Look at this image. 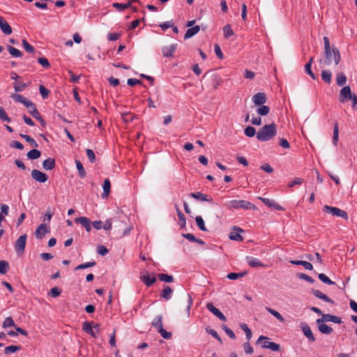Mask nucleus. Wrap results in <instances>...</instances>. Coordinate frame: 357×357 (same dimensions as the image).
<instances>
[{
	"label": "nucleus",
	"mask_w": 357,
	"mask_h": 357,
	"mask_svg": "<svg viewBox=\"0 0 357 357\" xmlns=\"http://www.w3.org/2000/svg\"><path fill=\"white\" fill-rule=\"evenodd\" d=\"M277 135V126L275 123L265 125L257 132V139L260 142L273 139Z\"/></svg>",
	"instance_id": "obj_1"
},
{
	"label": "nucleus",
	"mask_w": 357,
	"mask_h": 357,
	"mask_svg": "<svg viewBox=\"0 0 357 357\" xmlns=\"http://www.w3.org/2000/svg\"><path fill=\"white\" fill-rule=\"evenodd\" d=\"M323 39L324 43V54L326 56V62L327 63H331L332 61L333 56L335 65H337L340 63L341 59L339 50L335 47H333V48L331 49L330 40L327 36H324Z\"/></svg>",
	"instance_id": "obj_2"
},
{
	"label": "nucleus",
	"mask_w": 357,
	"mask_h": 357,
	"mask_svg": "<svg viewBox=\"0 0 357 357\" xmlns=\"http://www.w3.org/2000/svg\"><path fill=\"white\" fill-rule=\"evenodd\" d=\"M225 206L229 208H234V209H245V210H250L253 209L255 210L257 208L256 206L252 204L250 202L245 201V200H236L233 199L228 201Z\"/></svg>",
	"instance_id": "obj_3"
},
{
	"label": "nucleus",
	"mask_w": 357,
	"mask_h": 357,
	"mask_svg": "<svg viewBox=\"0 0 357 357\" xmlns=\"http://www.w3.org/2000/svg\"><path fill=\"white\" fill-rule=\"evenodd\" d=\"M270 338L264 335L259 336L258 340H257V344L261 342V347L265 349H269L273 351H278L280 349V346L279 344L275 342H270Z\"/></svg>",
	"instance_id": "obj_4"
},
{
	"label": "nucleus",
	"mask_w": 357,
	"mask_h": 357,
	"mask_svg": "<svg viewBox=\"0 0 357 357\" xmlns=\"http://www.w3.org/2000/svg\"><path fill=\"white\" fill-rule=\"evenodd\" d=\"M323 211L325 213L332 214L334 216L341 217L344 220H348L349 216L346 211L334 206L325 205L323 207Z\"/></svg>",
	"instance_id": "obj_5"
},
{
	"label": "nucleus",
	"mask_w": 357,
	"mask_h": 357,
	"mask_svg": "<svg viewBox=\"0 0 357 357\" xmlns=\"http://www.w3.org/2000/svg\"><path fill=\"white\" fill-rule=\"evenodd\" d=\"M27 236L21 235L15 241L14 248L17 255H21L24 252Z\"/></svg>",
	"instance_id": "obj_6"
},
{
	"label": "nucleus",
	"mask_w": 357,
	"mask_h": 357,
	"mask_svg": "<svg viewBox=\"0 0 357 357\" xmlns=\"http://www.w3.org/2000/svg\"><path fill=\"white\" fill-rule=\"evenodd\" d=\"M31 177L39 183H45L48 180V176L38 169H33L31 171Z\"/></svg>",
	"instance_id": "obj_7"
},
{
	"label": "nucleus",
	"mask_w": 357,
	"mask_h": 357,
	"mask_svg": "<svg viewBox=\"0 0 357 357\" xmlns=\"http://www.w3.org/2000/svg\"><path fill=\"white\" fill-rule=\"evenodd\" d=\"M206 307L208 310L212 312L215 317H217L221 321H227V317L220 311L219 309L215 307L213 303H207L206 305Z\"/></svg>",
	"instance_id": "obj_8"
},
{
	"label": "nucleus",
	"mask_w": 357,
	"mask_h": 357,
	"mask_svg": "<svg viewBox=\"0 0 357 357\" xmlns=\"http://www.w3.org/2000/svg\"><path fill=\"white\" fill-rule=\"evenodd\" d=\"M258 198L264 204H266V206H268L270 208H274L275 210L282 211L285 210V208L283 206H282L280 204H278V203H276L275 202V200H273V199H268V198H264V197H258Z\"/></svg>",
	"instance_id": "obj_9"
},
{
	"label": "nucleus",
	"mask_w": 357,
	"mask_h": 357,
	"mask_svg": "<svg viewBox=\"0 0 357 357\" xmlns=\"http://www.w3.org/2000/svg\"><path fill=\"white\" fill-rule=\"evenodd\" d=\"M353 95L351 94V88L349 86H344L340 90V101L344 102L347 100H352Z\"/></svg>",
	"instance_id": "obj_10"
},
{
	"label": "nucleus",
	"mask_w": 357,
	"mask_h": 357,
	"mask_svg": "<svg viewBox=\"0 0 357 357\" xmlns=\"http://www.w3.org/2000/svg\"><path fill=\"white\" fill-rule=\"evenodd\" d=\"M50 232V229L45 223L40 224L36 229L35 235L38 239H42L47 233Z\"/></svg>",
	"instance_id": "obj_11"
},
{
	"label": "nucleus",
	"mask_w": 357,
	"mask_h": 357,
	"mask_svg": "<svg viewBox=\"0 0 357 357\" xmlns=\"http://www.w3.org/2000/svg\"><path fill=\"white\" fill-rule=\"evenodd\" d=\"M189 196L190 197H192L194 199H196L197 200H199V201H202V202H210L211 204L213 203V199L211 196L206 195V194H203L200 192H191L189 194Z\"/></svg>",
	"instance_id": "obj_12"
},
{
	"label": "nucleus",
	"mask_w": 357,
	"mask_h": 357,
	"mask_svg": "<svg viewBox=\"0 0 357 357\" xmlns=\"http://www.w3.org/2000/svg\"><path fill=\"white\" fill-rule=\"evenodd\" d=\"M323 319H318L317 320V324L318 325L319 331L323 333L326 335H330L333 333V328L328 326L327 324L324 323Z\"/></svg>",
	"instance_id": "obj_13"
},
{
	"label": "nucleus",
	"mask_w": 357,
	"mask_h": 357,
	"mask_svg": "<svg viewBox=\"0 0 357 357\" xmlns=\"http://www.w3.org/2000/svg\"><path fill=\"white\" fill-rule=\"evenodd\" d=\"M252 102L255 105H264L266 100V96L263 92H259L255 94L252 98Z\"/></svg>",
	"instance_id": "obj_14"
},
{
	"label": "nucleus",
	"mask_w": 357,
	"mask_h": 357,
	"mask_svg": "<svg viewBox=\"0 0 357 357\" xmlns=\"http://www.w3.org/2000/svg\"><path fill=\"white\" fill-rule=\"evenodd\" d=\"M302 331L305 336L312 342L315 341V337L310 328V326L305 322L301 324Z\"/></svg>",
	"instance_id": "obj_15"
},
{
	"label": "nucleus",
	"mask_w": 357,
	"mask_h": 357,
	"mask_svg": "<svg viewBox=\"0 0 357 357\" xmlns=\"http://www.w3.org/2000/svg\"><path fill=\"white\" fill-rule=\"evenodd\" d=\"M12 97L16 102L23 104L27 109L33 106V102L32 101L28 100L26 98L22 96V95L15 94Z\"/></svg>",
	"instance_id": "obj_16"
},
{
	"label": "nucleus",
	"mask_w": 357,
	"mask_h": 357,
	"mask_svg": "<svg viewBox=\"0 0 357 357\" xmlns=\"http://www.w3.org/2000/svg\"><path fill=\"white\" fill-rule=\"evenodd\" d=\"M77 224H80L85 228L86 231L89 232L91 230V220L86 217H79L75 219Z\"/></svg>",
	"instance_id": "obj_17"
},
{
	"label": "nucleus",
	"mask_w": 357,
	"mask_h": 357,
	"mask_svg": "<svg viewBox=\"0 0 357 357\" xmlns=\"http://www.w3.org/2000/svg\"><path fill=\"white\" fill-rule=\"evenodd\" d=\"M177 45L172 44L169 46H165L162 48V53L164 57H172L176 51Z\"/></svg>",
	"instance_id": "obj_18"
},
{
	"label": "nucleus",
	"mask_w": 357,
	"mask_h": 357,
	"mask_svg": "<svg viewBox=\"0 0 357 357\" xmlns=\"http://www.w3.org/2000/svg\"><path fill=\"white\" fill-rule=\"evenodd\" d=\"M0 29L1 31L6 35H10L13 32L11 26L2 16H0Z\"/></svg>",
	"instance_id": "obj_19"
},
{
	"label": "nucleus",
	"mask_w": 357,
	"mask_h": 357,
	"mask_svg": "<svg viewBox=\"0 0 357 357\" xmlns=\"http://www.w3.org/2000/svg\"><path fill=\"white\" fill-rule=\"evenodd\" d=\"M312 294L317 298H320L323 301H324L325 302H327V303H331V304H334V301L330 298L328 296H326V294H323L321 291L319 290H317V289H312Z\"/></svg>",
	"instance_id": "obj_20"
},
{
	"label": "nucleus",
	"mask_w": 357,
	"mask_h": 357,
	"mask_svg": "<svg viewBox=\"0 0 357 357\" xmlns=\"http://www.w3.org/2000/svg\"><path fill=\"white\" fill-rule=\"evenodd\" d=\"M246 259H247V262L248 264V265L250 266V267H252V268H256V267H266V265L264 264H263L262 262H261L257 258H255V257H249L248 256L246 257Z\"/></svg>",
	"instance_id": "obj_21"
},
{
	"label": "nucleus",
	"mask_w": 357,
	"mask_h": 357,
	"mask_svg": "<svg viewBox=\"0 0 357 357\" xmlns=\"http://www.w3.org/2000/svg\"><path fill=\"white\" fill-rule=\"evenodd\" d=\"M93 322H89V321H84L82 324V330L90 334L92 337H96V332L93 329Z\"/></svg>",
	"instance_id": "obj_22"
},
{
	"label": "nucleus",
	"mask_w": 357,
	"mask_h": 357,
	"mask_svg": "<svg viewBox=\"0 0 357 357\" xmlns=\"http://www.w3.org/2000/svg\"><path fill=\"white\" fill-rule=\"evenodd\" d=\"M321 319H323V321H331L336 324H340L342 322L340 317L330 314H322V318Z\"/></svg>",
	"instance_id": "obj_23"
},
{
	"label": "nucleus",
	"mask_w": 357,
	"mask_h": 357,
	"mask_svg": "<svg viewBox=\"0 0 357 357\" xmlns=\"http://www.w3.org/2000/svg\"><path fill=\"white\" fill-rule=\"evenodd\" d=\"M56 166L55 159L53 158H48L43 162V167L45 170H52Z\"/></svg>",
	"instance_id": "obj_24"
},
{
	"label": "nucleus",
	"mask_w": 357,
	"mask_h": 357,
	"mask_svg": "<svg viewBox=\"0 0 357 357\" xmlns=\"http://www.w3.org/2000/svg\"><path fill=\"white\" fill-rule=\"evenodd\" d=\"M313 60H314V57H310L309 61L305 65V73L309 75L312 79L314 80H317L318 79V77L314 75V73L312 72V69H311V67H312V63L313 62Z\"/></svg>",
	"instance_id": "obj_25"
},
{
	"label": "nucleus",
	"mask_w": 357,
	"mask_h": 357,
	"mask_svg": "<svg viewBox=\"0 0 357 357\" xmlns=\"http://www.w3.org/2000/svg\"><path fill=\"white\" fill-rule=\"evenodd\" d=\"M142 281L147 286V287H151L155 282H156V278L155 277H150L148 272H146V275H144L140 277Z\"/></svg>",
	"instance_id": "obj_26"
},
{
	"label": "nucleus",
	"mask_w": 357,
	"mask_h": 357,
	"mask_svg": "<svg viewBox=\"0 0 357 357\" xmlns=\"http://www.w3.org/2000/svg\"><path fill=\"white\" fill-rule=\"evenodd\" d=\"M200 30V26L199 25L194 26L192 27L189 28L184 36L185 39H188L193 37L195 34H197Z\"/></svg>",
	"instance_id": "obj_27"
},
{
	"label": "nucleus",
	"mask_w": 357,
	"mask_h": 357,
	"mask_svg": "<svg viewBox=\"0 0 357 357\" xmlns=\"http://www.w3.org/2000/svg\"><path fill=\"white\" fill-rule=\"evenodd\" d=\"M102 188L103 193L102 194V197L106 198L109 196L111 191V183L108 178L105 179Z\"/></svg>",
	"instance_id": "obj_28"
},
{
	"label": "nucleus",
	"mask_w": 357,
	"mask_h": 357,
	"mask_svg": "<svg viewBox=\"0 0 357 357\" xmlns=\"http://www.w3.org/2000/svg\"><path fill=\"white\" fill-rule=\"evenodd\" d=\"M152 326L158 331L163 328L162 324V315L160 314L156 316L151 322Z\"/></svg>",
	"instance_id": "obj_29"
},
{
	"label": "nucleus",
	"mask_w": 357,
	"mask_h": 357,
	"mask_svg": "<svg viewBox=\"0 0 357 357\" xmlns=\"http://www.w3.org/2000/svg\"><path fill=\"white\" fill-rule=\"evenodd\" d=\"M290 263L294 265H301L303 266L306 270H312L313 266L311 263L306 261H302V260H291L290 261Z\"/></svg>",
	"instance_id": "obj_30"
},
{
	"label": "nucleus",
	"mask_w": 357,
	"mask_h": 357,
	"mask_svg": "<svg viewBox=\"0 0 357 357\" xmlns=\"http://www.w3.org/2000/svg\"><path fill=\"white\" fill-rule=\"evenodd\" d=\"M173 292L172 289L169 286H164V289L161 292V297L168 301L171 298V295Z\"/></svg>",
	"instance_id": "obj_31"
},
{
	"label": "nucleus",
	"mask_w": 357,
	"mask_h": 357,
	"mask_svg": "<svg viewBox=\"0 0 357 357\" xmlns=\"http://www.w3.org/2000/svg\"><path fill=\"white\" fill-rule=\"evenodd\" d=\"M40 155H41V151L36 149H33L29 151L26 154L27 158L30 160L38 159L40 157Z\"/></svg>",
	"instance_id": "obj_32"
},
{
	"label": "nucleus",
	"mask_w": 357,
	"mask_h": 357,
	"mask_svg": "<svg viewBox=\"0 0 357 357\" xmlns=\"http://www.w3.org/2000/svg\"><path fill=\"white\" fill-rule=\"evenodd\" d=\"M75 165H76L77 169L78 171L79 176L81 178H84L86 176V171H85L82 162H80V160H76Z\"/></svg>",
	"instance_id": "obj_33"
},
{
	"label": "nucleus",
	"mask_w": 357,
	"mask_h": 357,
	"mask_svg": "<svg viewBox=\"0 0 357 357\" xmlns=\"http://www.w3.org/2000/svg\"><path fill=\"white\" fill-rule=\"evenodd\" d=\"M176 213L178 218V225H180L181 228L185 227L186 225V220L184 214L180 211V209L176 206Z\"/></svg>",
	"instance_id": "obj_34"
},
{
	"label": "nucleus",
	"mask_w": 357,
	"mask_h": 357,
	"mask_svg": "<svg viewBox=\"0 0 357 357\" xmlns=\"http://www.w3.org/2000/svg\"><path fill=\"white\" fill-rule=\"evenodd\" d=\"M321 78L322 79L328 84H330L331 83L332 79V74L330 70H324L321 71Z\"/></svg>",
	"instance_id": "obj_35"
},
{
	"label": "nucleus",
	"mask_w": 357,
	"mask_h": 357,
	"mask_svg": "<svg viewBox=\"0 0 357 357\" xmlns=\"http://www.w3.org/2000/svg\"><path fill=\"white\" fill-rule=\"evenodd\" d=\"M7 50L13 57H21L22 56V52L20 50L11 45H7Z\"/></svg>",
	"instance_id": "obj_36"
},
{
	"label": "nucleus",
	"mask_w": 357,
	"mask_h": 357,
	"mask_svg": "<svg viewBox=\"0 0 357 357\" xmlns=\"http://www.w3.org/2000/svg\"><path fill=\"white\" fill-rule=\"evenodd\" d=\"M20 136L24 139L26 142H29L32 147L37 148L38 146L36 141L28 135L20 134Z\"/></svg>",
	"instance_id": "obj_37"
},
{
	"label": "nucleus",
	"mask_w": 357,
	"mask_h": 357,
	"mask_svg": "<svg viewBox=\"0 0 357 357\" xmlns=\"http://www.w3.org/2000/svg\"><path fill=\"white\" fill-rule=\"evenodd\" d=\"M259 107L257 109L256 112L259 115L266 116L270 112V107L266 105H259Z\"/></svg>",
	"instance_id": "obj_38"
},
{
	"label": "nucleus",
	"mask_w": 357,
	"mask_h": 357,
	"mask_svg": "<svg viewBox=\"0 0 357 357\" xmlns=\"http://www.w3.org/2000/svg\"><path fill=\"white\" fill-rule=\"evenodd\" d=\"M245 275H247V271H242L240 273H229L227 278L229 280H237L240 278L244 277Z\"/></svg>",
	"instance_id": "obj_39"
},
{
	"label": "nucleus",
	"mask_w": 357,
	"mask_h": 357,
	"mask_svg": "<svg viewBox=\"0 0 357 357\" xmlns=\"http://www.w3.org/2000/svg\"><path fill=\"white\" fill-rule=\"evenodd\" d=\"M158 278L160 280L165 282H172L174 281V278L172 275H169L165 273H158Z\"/></svg>",
	"instance_id": "obj_40"
},
{
	"label": "nucleus",
	"mask_w": 357,
	"mask_h": 357,
	"mask_svg": "<svg viewBox=\"0 0 357 357\" xmlns=\"http://www.w3.org/2000/svg\"><path fill=\"white\" fill-rule=\"evenodd\" d=\"M339 139V128L338 123L337 121L334 123V128H333V143L334 145H337V141Z\"/></svg>",
	"instance_id": "obj_41"
},
{
	"label": "nucleus",
	"mask_w": 357,
	"mask_h": 357,
	"mask_svg": "<svg viewBox=\"0 0 357 357\" xmlns=\"http://www.w3.org/2000/svg\"><path fill=\"white\" fill-rule=\"evenodd\" d=\"M347 77L343 73H339L337 75L336 82L338 86H343L346 84Z\"/></svg>",
	"instance_id": "obj_42"
},
{
	"label": "nucleus",
	"mask_w": 357,
	"mask_h": 357,
	"mask_svg": "<svg viewBox=\"0 0 357 357\" xmlns=\"http://www.w3.org/2000/svg\"><path fill=\"white\" fill-rule=\"evenodd\" d=\"M112 6L120 11H123L131 6V1H128L126 3H113Z\"/></svg>",
	"instance_id": "obj_43"
},
{
	"label": "nucleus",
	"mask_w": 357,
	"mask_h": 357,
	"mask_svg": "<svg viewBox=\"0 0 357 357\" xmlns=\"http://www.w3.org/2000/svg\"><path fill=\"white\" fill-rule=\"evenodd\" d=\"M9 269V263L6 260L0 261V274H6Z\"/></svg>",
	"instance_id": "obj_44"
},
{
	"label": "nucleus",
	"mask_w": 357,
	"mask_h": 357,
	"mask_svg": "<svg viewBox=\"0 0 357 357\" xmlns=\"http://www.w3.org/2000/svg\"><path fill=\"white\" fill-rule=\"evenodd\" d=\"M266 310L271 313L273 316H274L277 319H278L280 321L283 322L284 321V319L283 317L276 310L269 307H266Z\"/></svg>",
	"instance_id": "obj_45"
},
{
	"label": "nucleus",
	"mask_w": 357,
	"mask_h": 357,
	"mask_svg": "<svg viewBox=\"0 0 357 357\" xmlns=\"http://www.w3.org/2000/svg\"><path fill=\"white\" fill-rule=\"evenodd\" d=\"M21 349H22L21 346L10 345V346H8L5 348L4 353H5V354H9L20 351Z\"/></svg>",
	"instance_id": "obj_46"
},
{
	"label": "nucleus",
	"mask_w": 357,
	"mask_h": 357,
	"mask_svg": "<svg viewBox=\"0 0 357 357\" xmlns=\"http://www.w3.org/2000/svg\"><path fill=\"white\" fill-rule=\"evenodd\" d=\"M96 262L94 261H89V262H86V263H84V264H79L77 266H76L75 268V271L82 270V269H84V268L93 267V266H96Z\"/></svg>",
	"instance_id": "obj_47"
},
{
	"label": "nucleus",
	"mask_w": 357,
	"mask_h": 357,
	"mask_svg": "<svg viewBox=\"0 0 357 357\" xmlns=\"http://www.w3.org/2000/svg\"><path fill=\"white\" fill-rule=\"evenodd\" d=\"M244 134L248 137H252L255 135H257L256 130L252 126H248L244 130Z\"/></svg>",
	"instance_id": "obj_48"
},
{
	"label": "nucleus",
	"mask_w": 357,
	"mask_h": 357,
	"mask_svg": "<svg viewBox=\"0 0 357 357\" xmlns=\"http://www.w3.org/2000/svg\"><path fill=\"white\" fill-rule=\"evenodd\" d=\"M15 327V322L11 317H6L3 322L2 327L7 328L8 327Z\"/></svg>",
	"instance_id": "obj_49"
},
{
	"label": "nucleus",
	"mask_w": 357,
	"mask_h": 357,
	"mask_svg": "<svg viewBox=\"0 0 357 357\" xmlns=\"http://www.w3.org/2000/svg\"><path fill=\"white\" fill-rule=\"evenodd\" d=\"M319 279L324 283L329 285L335 284L329 278H328L324 273H319L318 275Z\"/></svg>",
	"instance_id": "obj_50"
},
{
	"label": "nucleus",
	"mask_w": 357,
	"mask_h": 357,
	"mask_svg": "<svg viewBox=\"0 0 357 357\" xmlns=\"http://www.w3.org/2000/svg\"><path fill=\"white\" fill-rule=\"evenodd\" d=\"M206 331L207 333L211 335L214 338H215L219 342L222 343L220 336L214 329L207 327L206 328Z\"/></svg>",
	"instance_id": "obj_51"
},
{
	"label": "nucleus",
	"mask_w": 357,
	"mask_h": 357,
	"mask_svg": "<svg viewBox=\"0 0 357 357\" xmlns=\"http://www.w3.org/2000/svg\"><path fill=\"white\" fill-rule=\"evenodd\" d=\"M22 44L24 50L29 53H33L35 52V48L30 45L26 39H23L22 40Z\"/></svg>",
	"instance_id": "obj_52"
},
{
	"label": "nucleus",
	"mask_w": 357,
	"mask_h": 357,
	"mask_svg": "<svg viewBox=\"0 0 357 357\" xmlns=\"http://www.w3.org/2000/svg\"><path fill=\"white\" fill-rule=\"evenodd\" d=\"M223 33L226 38H229L230 36L234 35V31L229 24H227L223 27Z\"/></svg>",
	"instance_id": "obj_53"
},
{
	"label": "nucleus",
	"mask_w": 357,
	"mask_h": 357,
	"mask_svg": "<svg viewBox=\"0 0 357 357\" xmlns=\"http://www.w3.org/2000/svg\"><path fill=\"white\" fill-rule=\"evenodd\" d=\"M296 275L298 278L304 280L309 283L313 284L315 282V280L312 277L306 275L305 273H298Z\"/></svg>",
	"instance_id": "obj_54"
},
{
	"label": "nucleus",
	"mask_w": 357,
	"mask_h": 357,
	"mask_svg": "<svg viewBox=\"0 0 357 357\" xmlns=\"http://www.w3.org/2000/svg\"><path fill=\"white\" fill-rule=\"evenodd\" d=\"M39 92L43 99H47L50 93V90L46 89L43 85L39 86Z\"/></svg>",
	"instance_id": "obj_55"
},
{
	"label": "nucleus",
	"mask_w": 357,
	"mask_h": 357,
	"mask_svg": "<svg viewBox=\"0 0 357 357\" xmlns=\"http://www.w3.org/2000/svg\"><path fill=\"white\" fill-rule=\"evenodd\" d=\"M0 119L8 123L11 121L10 118L8 116L4 109L1 107H0Z\"/></svg>",
	"instance_id": "obj_56"
},
{
	"label": "nucleus",
	"mask_w": 357,
	"mask_h": 357,
	"mask_svg": "<svg viewBox=\"0 0 357 357\" xmlns=\"http://www.w3.org/2000/svg\"><path fill=\"white\" fill-rule=\"evenodd\" d=\"M195 220H196V222H197V225L198 226V227L202 230V231H206V228L204 225V221L203 220V218L201 217V216H197L196 218H195Z\"/></svg>",
	"instance_id": "obj_57"
},
{
	"label": "nucleus",
	"mask_w": 357,
	"mask_h": 357,
	"mask_svg": "<svg viewBox=\"0 0 357 357\" xmlns=\"http://www.w3.org/2000/svg\"><path fill=\"white\" fill-rule=\"evenodd\" d=\"M61 289H60L57 287H55L50 289V291L48 292V295L53 298H56V297L59 296L61 294Z\"/></svg>",
	"instance_id": "obj_58"
},
{
	"label": "nucleus",
	"mask_w": 357,
	"mask_h": 357,
	"mask_svg": "<svg viewBox=\"0 0 357 357\" xmlns=\"http://www.w3.org/2000/svg\"><path fill=\"white\" fill-rule=\"evenodd\" d=\"M241 328L245 333L246 338L250 340L252 337V331L245 324L241 325Z\"/></svg>",
	"instance_id": "obj_59"
},
{
	"label": "nucleus",
	"mask_w": 357,
	"mask_h": 357,
	"mask_svg": "<svg viewBox=\"0 0 357 357\" xmlns=\"http://www.w3.org/2000/svg\"><path fill=\"white\" fill-rule=\"evenodd\" d=\"M158 332L166 340H169L172 336V333L166 331L163 328H161Z\"/></svg>",
	"instance_id": "obj_60"
},
{
	"label": "nucleus",
	"mask_w": 357,
	"mask_h": 357,
	"mask_svg": "<svg viewBox=\"0 0 357 357\" xmlns=\"http://www.w3.org/2000/svg\"><path fill=\"white\" fill-rule=\"evenodd\" d=\"M29 114L34 118H37L38 116H40V113L38 110V109L36 108V105L33 103V107H31V108H29Z\"/></svg>",
	"instance_id": "obj_61"
},
{
	"label": "nucleus",
	"mask_w": 357,
	"mask_h": 357,
	"mask_svg": "<svg viewBox=\"0 0 357 357\" xmlns=\"http://www.w3.org/2000/svg\"><path fill=\"white\" fill-rule=\"evenodd\" d=\"M97 252L101 256H105L109 252V250L102 245H99L97 247Z\"/></svg>",
	"instance_id": "obj_62"
},
{
	"label": "nucleus",
	"mask_w": 357,
	"mask_h": 357,
	"mask_svg": "<svg viewBox=\"0 0 357 357\" xmlns=\"http://www.w3.org/2000/svg\"><path fill=\"white\" fill-rule=\"evenodd\" d=\"M38 61L43 67L45 68H48L50 67V63L45 57H39L38 59Z\"/></svg>",
	"instance_id": "obj_63"
},
{
	"label": "nucleus",
	"mask_w": 357,
	"mask_h": 357,
	"mask_svg": "<svg viewBox=\"0 0 357 357\" xmlns=\"http://www.w3.org/2000/svg\"><path fill=\"white\" fill-rule=\"evenodd\" d=\"M229 238L231 240L241 241H243V237L239 233L237 232H231L229 234Z\"/></svg>",
	"instance_id": "obj_64"
}]
</instances>
